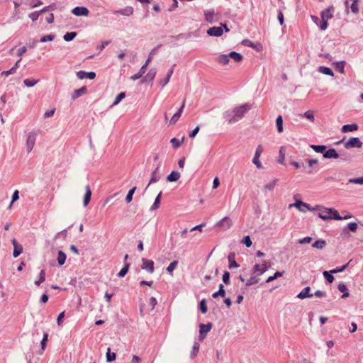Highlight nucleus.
I'll return each instance as SVG.
<instances>
[{
  "mask_svg": "<svg viewBox=\"0 0 363 363\" xmlns=\"http://www.w3.org/2000/svg\"><path fill=\"white\" fill-rule=\"evenodd\" d=\"M251 108V105L244 104L238 107H235L233 110V116L229 118V115L226 113L225 118L228 119V123H233L241 119L246 113Z\"/></svg>",
  "mask_w": 363,
  "mask_h": 363,
  "instance_id": "nucleus-1",
  "label": "nucleus"
},
{
  "mask_svg": "<svg viewBox=\"0 0 363 363\" xmlns=\"http://www.w3.org/2000/svg\"><path fill=\"white\" fill-rule=\"evenodd\" d=\"M318 216L323 220H341L340 216L337 211L333 208H324L318 213Z\"/></svg>",
  "mask_w": 363,
  "mask_h": 363,
  "instance_id": "nucleus-2",
  "label": "nucleus"
},
{
  "mask_svg": "<svg viewBox=\"0 0 363 363\" xmlns=\"http://www.w3.org/2000/svg\"><path fill=\"white\" fill-rule=\"evenodd\" d=\"M263 152V147L259 145L255 150V156L252 159V162L257 167V169H262L263 166L259 160V157Z\"/></svg>",
  "mask_w": 363,
  "mask_h": 363,
  "instance_id": "nucleus-3",
  "label": "nucleus"
},
{
  "mask_svg": "<svg viewBox=\"0 0 363 363\" xmlns=\"http://www.w3.org/2000/svg\"><path fill=\"white\" fill-rule=\"evenodd\" d=\"M141 261V269L146 270L150 274H152L155 271L154 262L151 259H147L145 258H143Z\"/></svg>",
  "mask_w": 363,
  "mask_h": 363,
  "instance_id": "nucleus-4",
  "label": "nucleus"
},
{
  "mask_svg": "<svg viewBox=\"0 0 363 363\" xmlns=\"http://www.w3.org/2000/svg\"><path fill=\"white\" fill-rule=\"evenodd\" d=\"M308 170L306 172L308 174H313L319 171L318 160L310 159L308 160Z\"/></svg>",
  "mask_w": 363,
  "mask_h": 363,
  "instance_id": "nucleus-5",
  "label": "nucleus"
},
{
  "mask_svg": "<svg viewBox=\"0 0 363 363\" xmlns=\"http://www.w3.org/2000/svg\"><path fill=\"white\" fill-rule=\"evenodd\" d=\"M205 20L208 23L218 21L219 19L218 14L215 13L213 9L206 10L204 11Z\"/></svg>",
  "mask_w": 363,
  "mask_h": 363,
  "instance_id": "nucleus-6",
  "label": "nucleus"
},
{
  "mask_svg": "<svg viewBox=\"0 0 363 363\" xmlns=\"http://www.w3.org/2000/svg\"><path fill=\"white\" fill-rule=\"evenodd\" d=\"M362 146V143L358 138H350L347 142L345 143V147L346 148H353L357 147L360 148Z\"/></svg>",
  "mask_w": 363,
  "mask_h": 363,
  "instance_id": "nucleus-7",
  "label": "nucleus"
},
{
  "mask_svg": "<svg viewBox=\"0 0 363 363\" xmlns=\"http://www.w3.org/2000/svg\"><path fill=\"white\" fill-rule=\"evenodd\" d=\"M36 139V133L34 132H30L28 135L27 140H26V149L28 152H31L33 150Z\"/></svg>",
  "mask_w": 363,
  "mask_h": 363,
  "instance_id": "nucleus-8",
  "label": "nucleus"
},
{
  "mask_svg": "<svg viewBox=\"0 0 363 363\" xmlns=\"http://www.w3.org/2000/svg\"><path fill=\"white\" fill-rule=\"evenodd\" d=\"M206 33L210 36L220 37L223 33V28L222 26H213L209 28Z\"/></svg>",
  "mask_w": 363,
  "mask_h": 363,
  "instance_id": "nucleus-9",
  "label": "nucleus"
},
{
  "mask_svg": "<svg viewBox=\"0 0 363 363\" xmlns=\"http://www.w3.org/2000/svg\"><path fill=\"white\" fill-rule=\"evenodd\" d=\"M292 206L296 207L297 209H298L300 211L305 212L306 211H311V208L309 206V204L304 203L301 201H296V203H291L289 205V208H291Z\"/></svg>",
  "mask_w": 363,
  "mask_h": 363,
  "instance_id": "nucleus-10",
  "label": "nucleus"
},
{
  "mask_svg": "<svg viewBox=\"0 0 363 363\" xmlns=\"http://www.w3.org/2000/svg\"><path fill=\"white\" fill-rule=\"evenodd\" d=\"M72 13L77 16H87L89 11L86 7L77 6L72 9Z\"/></svg>",
  "mask_w": 363,
  "mask_h": 363,
  "instance_id": "nucleus-11",
  "label": "nucleus"
},
{
  "mask_svg": "<svg viewBox=\"0 0 363 363\" xmlns=\"http://www.w3.org/2000/svg\"><path fill=\"white\" fill-rule=\"evenodd\" d=\"M211 323L201 324L199 325V333L201 340H203L206 337V334L211 330Z\"/></svg>",
  "mask_w": 363,
  "mask_h": 363,
  "instance_id": "nucleus-12",
  "label": "nucleus"
},
{
  "mask_svg": "<svg viewBox=\"0 0 363 363\" xmlns=\"http://www.w3.org/2000/svg\"><path fill=\"white\" fill-rule=\"evenodd\" d=\"M217 226L223 230H227L232 226V221L229 217L225 216L217 223Z\"/></svg>",
  "mask_w": 363,
  "mask_h": 363,
  "instance_id": "nucleus-13",
  "label": "nucleus"
},
{
  "mask_svg": "<svg viewBox=\"0 0 363 363\" xmlns=\"http://www.w3.org/2000/svg\"><path fill=\"white\" fill-rule=\"evenodd\" d=\"M359 1L360 0H346L345 2V4L347 13H348L349 3H350V1H351L352 2L351 6H350L351 11L354 13H357L359 12V8H358L357 4Z\"/></svg>",
  "mask_w": 363,
  "mask_h": 363,
  "instance_id": "nucleus-14",
  "label": "nucleus"
},
{
  "mask_svg": "<svg viewBox=\"0 0 363 363\" xmlns=\"http://www.w3.org/2000/svg\"><path fill=\"white\" fill-rule=\"evenodd\" d=\"M184 106H185V100L183 101V103H182V106H180V108H179V110L171 118L170 121H169L170 124L174 125L179 121Z\"/></svg>",
  "mask_w": 363,
  "mask_h": 363,
  "instance_id": "nucleus-15",
  "label": "nucleus"
},
{
  "mask_svg": "<svg viewBox=\"0 0 363 363\" xmlns=\"http://www.w3.org/2000/svg\"><path fill=\"white\" fill-rule=\"evenodd\" d=\"M268 269L266 262L262 264H256L253 267V273H257V275L264 274Z\"/></svg>",
  "mask_w": 363,
  "mask_h": 363,
  "instance_id": "nucleus-16",
  "label": "nucleus"
},
{
  "mask_svg": "<svg viewBox=\"0 0 363 363\" xmlns=\"http://www.w3.org/2000/svg\"><path fill=\"white\" fill-rule=\"evenodd\" d=\"M12 244L14 248L13 255L14 257H17L22 253L23 247L18 243L17 240L15 238L12 240Z\"/></svg>",
  "mask_w": 363,
  "mask_h": 363,
  "instance_id": "nucleus-17",
  "label": "nucleus"
},
{
  "mask_svg": "<svg viewBox=\"0 0 363 363\" xmlns=\"http://www.w3.org/2000/svg\"><path fill=\"white\" fill-rule=\"evenodd\" d=\"M311 288L309 286L305 287L298 295L297 297L300 299L313 297V294H310Z\"/></svg>",
  "mask_w": 363,
  "mask_h": 363,
  "instance_id": "nucleus-18",
  "label": "nucleus"
},
{
  "mask_svg": "<svg viewBox=\"0 0 363 363\" xmlns=\"http://www.w3.org/2000/svg\"><path fill=\"white\" fill-rule=\"evenodd\" d=\"M323 157L327 159H337L339 157V155L334 148H330L324 152Z\"/></svg>",
  "mask_w": 363,
  "mask_h": 363,
  "instance_id": "nucleus-19",
  "label": "nucleus"
},
{
  "mask_svg": "<svg viewBox=\"0 0 363 363\" xmlns=\"http://www.w3.org/2000/svg\"><path fill=\"white\" fill-rule=\"evenodd\" d=\"M86 92V87L82 86L80 89H75L74 92L72 94V99L75 100L77 98L80 97L81 96L84 95Z\"/></svg>",
  "mask_w": 363,
  "mask_h": 363,
  "instance_id": "nucleus-20",
  "label": "nucleus"
},
{
  "mask_svg": "<svg viewBox=\"0 0 363 363\" xmlns=\"http://www.w3.org/2000/svg\"><path fill=\"white\" fill-rule=\"evenodd\" d=\"M85 189H86V192H85L84 201H83L84 206H86L89 204V203L90 202V200H91V189L89 185H86L85 186Z\"/></svg>",
  "mask_w": 363,
  "mask_h": 363,
  "instance_id": "nucleus-21",
  "label": "nucleus"
},
{
  "mask_svg": "<svg viewBox=\"0 0 363 363\" xmlns=\"http://www.w3.org/2000/svg\"><path fill=\"white\" fill-rule=\"evenodd\" d=\"M229 58H231L235 62H240L242 60L243 57L241 54L232 51L228 54Z\"/></svg>",
  "mask_w": 363,
  "mask_h": 363,
  "instance_id": "nucleus-22",
  "label": "nucleus"
},
{
  "mask_svg": "<svg viewBox=\"0 0 363 363\" xmlns=\"http://www.w3.org/2000/svg\"><path fill=\"white\" fill-rule=\"evenodd\" d=\"M228 262H229V268H238L239 267V264L236 262L235 259V254L234 253H230L228 257Z\"/></svg>",
  "mask_w": 363,
  "mask_h": 363,
  "instance_id": "nucleus-23",
  "label": "nucleus"
},
{
  "mask_svg": "<svg viewBox=\"0 0 363 363\" xmlns=\"http://www.w3.org/2000/svg\"><path fill=\"white\" fill-rule=\"evenodd\" d=\"M357 128H358V125L355 123L347 124V125H344L342 127V131L343 133L352 132V131L357 130Z\"/></svg>",
  "mask_w": 363,
  "mask_h": 363,
  "instance_id": "nucleus-24",
  "label": "nucleus"
},
{
  "mask_svg": "<svg viewBox=\"0 0 363 363\" xmlns=\"http://www.w3.org/2000/svg\"><path fill=\"white\" fill-rule=\"evenodd\" d=\"M216 60L219 64H220L222 65H226L229 63V56H228V55H225V54L220 55L217 57Z\"/></svg>",
  "mask_w": 363,
  "mask_h": 363,
  "instance_id": "nucleus-25",
  "label": "nucleus"
},
{
  "mask_svg": "<svg viewBox=\"0 0 363 363\" xmlns=\"http://www.w3.org/2000/svg\"><path fill=\"white\" fill-rule=\"evenodd\" d=\"M180 178V174L178 172L172 171L167 177V180L170 182H177Z\"/></svg>",
  "mask_w": 363,
  "mask_h": 363,
  "instance_id": "nucleus-26",
  "label": "nucleus"
},
{
  "mask_svg": "<svg viewBox=\"0 0 363 363\" xmlns=\"http://www.w3.org/2000/svg\"><path fill=\"white\" fill-rule=\"evenodd\" d=\"M338 290L340 292L343 293V294L342 295V298H347L349 296L350 294L348 292L347 287L345 284H343V283L339 284H338Z\"/></svg>",
  "mask_w": 363,
  "mask_h": 363,
  "instance_id": "nucleus-27",
  "label": "nucleus"
},
{
  "mask_svg": "<svg viewBox=\"0 0 363 363\" xmlns=\"http://www.w3.org/2000/svg\"><path fill=\"white\" fill-rule=\"evenodd\" d=\"M318 71L320 73L324 74L325 75H328V76H331V77H333L334 75L333 70L330 68L327 67H323V66L319 67Z\"/></svg>",
  "mask_w": 363,
  "mask_h": 363,
  "instance_id": "nucleus-28",
  "label": "nucleus"
},
{
  "mask_svg": "<svg viewBox=\"0 0 363 363\" xmlns=\"http://www.w3.org/2000/svg\"><path fill=\"white\" fill-rule=\"evenodd\" d=\"M311 148H312L315 152L318 153H323L325 152L327 147L325 145H311Z\"/></svg>",
  "mask_w": 363,
  "mask_h": 363,
  "instance_id": "nucleus-29",
  "label": "nucleus"
},
{
  "mask_svg": "<svg viewBox=\"0 0 363 363\" xmlns=\"http://www.w3.org/2000/svg\"><path fill=\"white\" fill-rule=\"evenodd\" d=\"M285 153L286 148L284 147H281L279 152V159L278 162L283 164L285 160Z\"/></svg>",
  "mask_w": 363,
  "mask_h": 363,
  "instance_id": "nucleus-30",
  "label": "nucleus"
},
{
  "mask_svg": "<svg viewBox=\"0 0 363 363\" xmlns=\"http://www.w3.org/2000/svg\"><path fill=\"white\" fill-rule=\"evenodd\" d=\"M277 182H278V179H274L272 181H271L269 183L265 184L264 186V189H266V190H268V191H272V190H274V189L277 186Z\"/></svg>",
  "mask_w": 363,
  "mask_h": 363,
  "instance_id": "nucleus-31",
  "label": "nucleus"
},
{
  "mask_svg": "<svg viewBox=\"0 0 363 363\" xmlns=\"http://www.w3.org/2000/svg\"><path fill=\"white\" fill-rule=\"evenodd\" d=\"M326 245V242L323 240H318L313 243L312 247L319 250L323 249Z\"/></svg>",
  "mask_w": 363,
  "mask_h": 363,
  "instance_id": "nucleus-32",
  "label": "nucleus"
},
{
  "mask_svg": "<svg viewBox=\"0 0 363 363\" xmlns=\"http://www.w3.org/2000/svg\"><path fill=\"white\" fill-rule=\"evenodd\" d=\"M67 256L62 251H59L57 255V262L60 265L65 264Z\"/></svg>",
  "mask_w": 363,
  "mask_h": 363,
  "instance_id": "nucleus-33",
  "label": "nucleus"
},
{
  "mask_svg": "<svg viewBox=\"0 0 363 363\" xmlns=\"http://www.w3.org/2000/svg\"><path fill=\"white\" fill-rule=\"evenodd\" d=\"M130 267V264L125 262L124 267L121 269V271L118 274V277H123L128 273Z\"/></svg>",
  "mask_w": 363,
  "mask_h": 363,
  "instance_id": "nucleus-34",
  "label": "nucleus"
},
{
  "mask_svg": "<svg viewBox=\"0 0 363 363\" xmlns=\"http://www.w3.org/2000/svg\"><path fill=\"white\" fill-rule=\"evenodd\" d=\"M116 13H118L123 16H130L133 13V8L131 6L126 7L123 10L116 11Z\"/></svg>",
  "mask_w": 363,
  "mask_h": 363,
  "instance_id": "nucleus-35",
  "label": "nucleus"
},
{
  "mask_svg": "<svg viewBox=\"0 0 363 363\" xmlns=\"http://www.w3.org/2000/svg\"><path fill=\"white\" fill-rule=\"evenodd\" d=\"M162 192H160L157 196L156 197L155 202L153 203L152 206L150 208L151 211H155L157 208H159L160 205V199H161Z\"/></svg>",
  "mask_w": 363,
  "mask_h": 363,
  "instance_id": "nucleus-36",
  "label": "nucleus"
},
{
  "mask_svg": "<svg viewBox=\"0 0 363 363\" xmlns=\"http://www.w3.org/2000/svg\"><path fill=\"white\" fill-rule=\"evenodd\" d=\"M184 140V138H182L181 140L174 138L171 139L170 143L174 148H178L183 143Z\"/></svg>",
  "mask_w": 363,
  "mask_h": 363,
  "instance_id": "nucleus-37",
  "label": "nucleus"
},
{
  "mask_svg": "<svg viewBox=\"0 0 363 363\" xmlns=\"http://www.w3.org/2000/svg\"><path fill=\"white\" fill-rule=\"evenodd\" d=\"M276 125L279 133L283 132V118L281 116H279L276 119Z\"/></svg>",
  "mask_w": 363,
  "mask_h": 363,
  "instance_id": "nucleus-38",
  "label": "nucleus"
},
{
  "mask_svg": "<svg viewBox=\"0 0 363 363\" xmlns=\"http://www.w3.org/2000/svg\"><path fill=\"white\" fill-rule=\"evenodd\" d=\"M199 347H200L199 344L198 342H194L192 350L191 351V354H190L191 358L193 359L197 355L199 350Z\"/></svg>",
  "mask_w": 363,
  "mask_h": 363,
  "instance_id": "nucleus-39",
  "label": "nucleus"
},
{
  "mask_svg": "<svg viewBox=\"0 0 363 363\" xmlns=\"http://www.w3.org/2000/svg\"><path fill=\"white\" fill-rule=\"evenodd\" d=\"M125 96V92H121L116 98L115 101H113V103L112 104V105L111 106V107H113L116 105H117L118 104L120 103L121 101H122Z\"/></svg>",
  "mask_w": 363,
  "mask_h": 363,
  "instance_id": "nucleus-40",
  "label": "nucleus"
},
{
  "mask_svg": "<svg viewBox=\"0 0 363 363\" xmlns=\"http://www.w3.org/2000/svg\"><path fill=\"white\" fill-rule=\"evenodd\" d=\"M116 353L111 352V349L108 347L106 352V360L107 362H112L116 359Z\"/></svg>",
  "mask_w": 363,
  "mask_h": 363,
  "instance_id": "nucleus-41",
  "label": "nucleus"
},
{
  "mask_svg": "<svg viewBox=\"0 0 363 363\" xmlns=\"http://www.w3.org/2000/svg\"><path fill=\"white\" fill-rule=\"evenodd\" d=\"M76 36V32H68L63 36V38L65 41H70L73 40Z\"/></svg>",
  "mask_w": 363,
  "mask_h": 363,
  "instance_id": "nucleus-42",
  "label": "nucleus"
},
{
  "mask_svg": "<svg viewBox=\"0 0 363 363\" xmlns=\"http://www.w3.org/2000/svg\"><path fill=\"white\" fill-rule=\"evenodd\" d=\"M322 22L320 24V29L325 30L328 27V19H325V13H321Z\"/></svg>",
  "mask_w": 363,
  "mask_h": 363,
  "instance_id": "nucleus-43",
  "label": "nucleus"
},
{
  "mask_svg": "<svg viewBox=\"0 0 363 363\" xmlns=\"http://www.w3.org/2000/svg\"><path fill=\"white\" fill-rule=\"evenodd\" d=\"M155 75H156V71L155 70H150V72L146 74V76L145 77V79L143 80V82L144 80H147L149 79L150 81H153L154 78L155 77Z\"/></svg>",
  "mask_w": 363,
  "mask_h": 363,
  "instance_id": "nucleus-44",
  "label": "nucleus"
},
{
  "mask_svg": "<svg viewBox=\"0 0 363 363\" xmlns=\"http://www.w3.org/2000/svg\"><path fill=\"white\" fill-rule=\"evenodd\" d=\"M45 272L44 270H41L40 272L39 279L38 281H35V284L37 286H40V284H42L43 282L45 281Z\"/></svg>",
  "mask_w": 363,
  "mask_h": 363,
  "instance_id": "nucleus-45",
  "label": "nucleus"
},
{
  "mask_svg": "<svg viewBox=\"0 0 363 363\" xmlns=\"http://www.w3.org/2000/svg\"><path fill=\"white\" fill-rule=\"evenodd\" d=\"M24 84L28 87H32L38 83V80L26 79L23 81Z\"/></svg>",
  "mask_w": 363,
  "mask_h": 363,
  "instance_id": "nucleus-46",
  "label": "nucleus"
},
{
  "mask_svg": "<svg viewBox=\"0 0 363 363\" xmlns=\"http://www.w3.org/2000/svg\"><path fill=\"white\" fill-rule=\"evenodd\" d=\"M325 279L329 282L333 283L334 281V277L332 275V273L330 272L325 271L323 273Z\"/></svg>",
  "mask_w": 363,
  "mask_h": 363,
  "instance_id": "nucleus-47",
  "label": "nucleus"
},
{
  "mask_svg": "<svg viewBox=\"0 0 363 363\" xmlns=\"http://www.w3.org/2000/svg\"><path fill=\"white\" fill-rule=\"evenodd\" d=\"M336 68L338 69L339 72L341 74L345 73V62H337L335 63Z\"/></svg>",
  "mask_w": 363,
  "mask_h": 363,
  "instance_id": "nucleus-48",
  "label": "nucleus"
},
{
  "mask_svg": "<svg viewBox=\"0 0 363 363\" xmlns=\"http://www.w3.org/2000/svg\"><path fill=\"white\" fill-rule=\"evenodd\" d=\"M135 189H136V187L135 186V187L132 188L130 190H129V191L125 197V201L127 203H130L132 201L133 195L135 193Z\"/></svg>",
  "mask_w": 363,
  "mask_h": 363,
  "instance_id": "nucleus-49",
  "label": "nucleus"
},
{
  "mask_svg": "<svg viewBox=\"0 0 363 363\" xmlns=\"http://www.w3.org/2000/svg\"><path fill=\"white\" fill-rule=\"evenodd\" d=\"M19 199V192L18 190L14 191L12 196V201L9 206V208L11 209L12 208L13 203Z\"/></svg>",
  "mask_w": 363,
  "mask_h": 363,
  "instance_id": "nucleus-50",
  "label": "nucleus"
},
{
  "mask_svg": "<svg viewBox=\"0 0 363 363\" xmlns=\"http://www.w3.org/2000/svg\"><path fill=\"white\" fill-rule=\"evenodd\" d=\"M48 340V334L47 333H44L43 337V340L40 343L41 349L43 351H44L46 347V343H47Z\"/></svg>",
  "mask_w": 363,
  "mask_h": 363,
  "instance_id": "nucleus-51",
  "label": "nucleus"
},
{
  "mask_svg": "<svg viewBox=\"0 0 363 363\" xmlns=\"http://www.w3.org/2000/svg\"><path fill=\"white\" fill-rule=\"evenodd\" d=\"M259 281V279L257 278L256 276H251L250 278L247 280L246 285L247 286H251L255 284H257Z\"/></svg>",
  "mask_w": 363,
  "mask_h": 363,
  "instance_id": "nucleus-52",
  "label": "nucleus"
},
{
  "mask_svg": "<svg viewBox=\"0 0 363 363\" xmlns=\"http://www.w3.org/2000/svg\"><path fill=\"white\" fill-rule=\"evenodd\" d=\"M282 274H283L282 272H277L276 273H274V274L273 276H270L269 277H268L266 282H267V283L271 282L273 280L277 279L278 277H281L282 276Z\"/></svg>",
  "mask_w": 363,
  "mask_h": 363,
  "instance_id": "nucleus-53",
  "label": "nucleus"
},
{
  "mask_svg": "<svg viewBox=\"0 0 363 363\" xmlns=\"http://www.w3.org/2000/svg\"><path fill=\"white\" fill-rule=\"evenodd\" d=\"M200 310L202 313H206L208 311V308L206 303V301L203 299L199 303Z\"/></svg>",
  "mask_w": 363,
  "mask_h": 363,
  "instance_id": "nucleus-54",
  "label": "nucleus"
},
{
  "mask_svg": "<svg viewBox=\"0 0 363 363\" xmlns=\"http://www.w3.org/2000/svg\"><path fill=\"white\" fill-rule=\"evenodd\" d=\"M349 183L350 184H363V177H358L354 179H350Z\"/></svg>",
  "mask_w": 363,
  "mask_h": 363,
  "instance_id": "nucleus-55",
  "label": "nucleus"
},
{
  "mask_svg": "<svg viewBox=\"0 0 363 363\" xmlns=\"http://www.w3.org/2000/svg\"><path fill=\"white\" fill-rule=\"evenodd\" d=\"M157 169H158V168H157L156 170L152 173L151 179H150V183L147 185V188L149 186V185L151 183H155V182H157L160 179V177L158 175H157V173H156V171Z\"/></svg>",
  "mask_w": 363,
  "mask_h": 363,
  "instance_id": "nucleus-56",
  "label": "nucleus"
},
{
  "mask_svg": "<svg viewBox=\"0 0 363 363\" xmlns=\"http://www.w3.org/2000/svg\"><path fill=\"white\" fill-rule=\"evenodd\" d=\"M304 116L310 120L311 121H314V114L313 112L311 110L307 111L304 113Z\"/></svg>",
  "mask_w": 363,
  "mask_h": 363,
  "instance_id": "nucleus-57",
  "label": "nucleus"
},
{
  "mask_svg": "<svg viewBox=\"0 0 363 363\" xmlns=\"http://www.w3.org/2000/svg\"><path fill=\"white\" fill-rule=\"evenodd\" d=\"M177 264V261H174L171 262L167 268V272L172 273L175 269Z\"/></svg>",
  "mask_w": 363,
  "mask_h": 363,
  "instance_id": "nucleus-58",
  "label": "nucleus"
},
{
  "mask_svg": "<svg viewBox=\"0 0 363 363\" xmlns=\"http://www.w3.org/2000/svg\"><path fill=\"white\" fill-rule=\"evenodd\" d=\"M349 263H347L346 264L343 265L342 267H339V268H336V269H334L333 270L330 271V273L332 274H335V273H337V272H343L349 265Z\"/></svg>",
  "mask_w": 363,
  "mask_h": 363,
  "instance_id": "nucleus-59",
  "label": "nucleus"
},
{
  "mask_svg": "<svg viewBox=\"0 0 363 363\" xmlns=\"http://www.w3.org/2000/svg\"><path fill=\"white\" fill-rule=\"evenodd\" d=\"M54 38H55V36L53 35H47L43 36L40 39V42L45 43L47 41H52L54 40Z\"/></svg>",
  "mask_w": 363,
  "mask_h": 363,
  "instance_id": "nucleus-60",
  "label": "nucleus"
},
{
  "mask_svg": "<svg viewBox=\"0 0 363 363\" xmlns=\"http://www.w3.org/2000/svg\"><path fill=\"white\" fill-rule=\"evenodd\" d=\"M242 242L245 244L247 247H250L252 244L249 235L245 236Z\"/></svg>",
  "mask_w": 363,
  "mask_h": 363,
  "instance_id": "nucleus-61",
  "label": "nucleus"
},
{
  "mask_svg": "<svg viewBox=\"0 0 363 363\" xmlns=\"http://www.w3.org/2000/svg\"><path fill=\"white\" fill-rule=\"evenodd\" d=\"M223 281L225 284H228L230 283V273L225 272L223 275Z\"/></svg>",
  "mask_w": 363,
  "mask_h": 363,
  "instance_id": "nucleus-62",
  "label": "nucleus"
},
{
  "mask_svg": "<svg viewBox=\"0 0 363 363\" xmlns=\"http://www.w3.org/2000/svg\"><path fill=\"white\" fill-rule=\"evenodd\" d=\"M157 300L155 297H151L149 300V305L151 306V310H153L157 305Z\"/></svg>",
  "mask_w": 363,
  "mask_h": 363,
  "instance_id": "nucleus-63",
  "label": "nucleus"
},
{
  "mask_svg": "<svg viewBox=\"0 0 363 363\" xmlns=\"http://www.w3.org/2000/svg\"><path fill=\"white\" fill-rule=\"evenodd\" d=\"M39 14H40L39 12L35 11V12L30 13L29 17L33 21H35L38 18Z\"/></svg>",
  "mask_w": 363,
  "mask_h": 363,
  "instance_id": "nucleus-64",
  "label": "nucleus"
}]
</instances>
